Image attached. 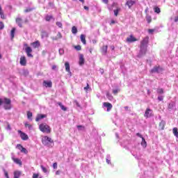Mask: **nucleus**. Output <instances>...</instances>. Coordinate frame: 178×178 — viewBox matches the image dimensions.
<instances>
[{
  "label": "nucleus",
  "mask_w": 178,
  "mask_h": 178,
  "mask_svg": "<svg viewBox=\"0 0 178 178\" xmlns=\"http://www.w3.org/2000/svg\"><path fill=\"white\" fill-rule=\"evenodd\" d=\"M136 3L135 1L133 0H129L127 1L126 5L129 8V9Z\"/></svg>",
  "instance_id": "6ab92c4d"
},
{
  "label": "nucleus",
  "mask_w": 178,
  "mask_h": 178,
  "mask_svg": "<svg viewBox=\"0 0 178 178\" xmlns=\"http://www.w3.org/2000/svg\"><path fill=\"white\" fill-rule=\"evenodd\" d=\"M39 129L42 133H46L47 134H49V133H51V127L46 123L40 124L39 125Z\"/></svg>",
  "instance_id": "f257e3e1"
},
{
  "label": "nucleus",
  "mask_w": 178,
  "mask_h": 178,
  "mask_svg": "<svg viewBox=\"0 0 178 178\" xmlns=\"http://www.w3.org/2000/svg\"><path fill=\"white\" fill-rule=\"evenodd\" d=\"M58 105L60 106V108L62 109V111H64V112H66V111H67V108H66L65 106H63V104H62L61 102H58Z\"/></svg>",
  "instance_id": "bb28decb"
},
{
  "label": "nucleus",
  "mask_w": 178,
  "mask_h": 178,
  "mask_svg": "<svg viewBox=\"0 0 178 178\" xmlns=\"http://www.w3.org/2000/svg\"><path fill=\"white\" fill-rule=\"evenodd\" d=\"M81 41L83 43V45H86L87 44V41L86 40V35L83 34L81 35Z\"/></svg>",
  "instance_id": "b1692460"
},
{
  "label": "nucleus",
  "mask_w": 178,
  "mask_h": 178,
  "mask_svg": "<svg viewBox=\"0 0 178 178\" xmlns=\"http://www.w3.org/2000/svg\"><path fill=\"white\" fill-rule=\"evenodd\" d=\"M158 94H163V88H158L157 89Z\"/></svg>",
  "instance_id": "a19ab883"
},
{
  "label": "nucleus",
  "mask_w": 178,
  "mask_h": 178,
  "mask_svg": "<svg viewBox=\"0 0 178 178\" xmlns=\"http://www.w3.org/2000/svg\"><path fill=\"white\" fill-rule=\"evenodd\" d=\"M56 26H58V27H59L60 29H62V27H63V25L62 24V22H57L56 23Z\"/></svg>",
  "instance_id": "4c0bfd02"
},
{
  "label": "nucleus",
  "mask_w": 178,
  "mask_h": 178,
  "mask_svg": "<svg viewBox=\"0 0 178 178\" xmlns=\"http://www.w3.org/2000/svg\"><path fill=\"white\" fill-rule=\"evenodd\" d=\"M2 104H3V101L0 98V106L2 105Z\"/></svg>",
  "instance_id": "680f3d73"
},
{
  "label": "nucleus",
  "mask_w": 178,
  "mask_h": 178,
  "mask_svg": "<svg viewBox=\"0 0 178 178\" xmlns=\"http://www.w3.org/2000/svg\"><path fill=\"white\" fill-rule=\"evenodd\" d=\"M7 124V130H12V127H10V124L9 122H6Z\"/></svg>",
  "instance_id": "37998d69"
},
{
  "label": "nucleus",
  "mask_w": 178,
  "mask_h": 178,
  "mask_svg": "<svg viewBox=\"0 0 178 178\" xmlns=\"http://www.w3.org/2000/svg\"><path fill=\"white\" fill-rule=\"evenodd\" d=\"M125 111H129V106H124Z\"/></svg>",
  "instance_id": "338daca9"
},
{
  "label": "nucleus",
  "mask_w": 178,
  "mask_h": 178,
  "mask_svg": "<svg viewBox=\"0 0 178 178\" xmlns=\"http://www.w3.org/2000/svg\"><path fill=\"white\" fill-rule=\"evenodd\" d=\"M22 175L20 171H15L14 172V178H19Z\"/></svg>",
  "instance_id": "393cba45"
},
{
  "label": "nucleus",
  "mask_w": 178,
  "mask_h": 178,
  "mask_svg": "<svg viewBox=\"0 0 178 178\" xmlns=\"http://www.w3.org/2000/svg\"><path fill=\"white\" fill-rule=\"evenodd\" d=\"M168 109H173V103H170L168 104Z\"/></svg>",
  "instance_id": "c03bdc74"
},
{
  "label": "nucleus",
  "mask_w": 178,
  "mask_h": 178,
  "mask_svg": "<svg viewBox=\"0 0 178 178\" xmlns=\"http://www.w3.org/2000/svg\"><path fill=\"white\" fill-rule=\"evenodd\" d=\"M32 178H42V177H40V174L33 173Z\"/></svg>",
  "instance_id": "e433bc0d"
},
{
  "label": "nucleus",
  "mask_w": 178,
  "mask_h": 178,
  "mask_svg": "<svg viewBox=\"0 0 178 178\" xmlns=\"http://www.w3.org/2000/svg\"><path fill=\"white\" fill-rule=\"evenodd\" d=\"M0 16H1V19H6L5 15L3 14V13H1V14H0Z\"/></svg>",
  "instance_id": "3c124183"
},
{
  "label": "nucleus",
  "mask_w": 178,
  "mask_h": 178,
  "mask_svg": "<svg viewBox=\"0 0 178 178\" xmlns=\"http://www.w3.org/2000/svg\"><path fill=\"white\" fill-rule=\"evenodd\" d=\"M111 49H115V46H111Z\"/></svg>",
  "instance_id": "774afa93"
},
{
  "label": "nucleus",
  "mask_w": 178,
  "mask_h": 178,
  "mask_svg": "<svg viewBox=\"0 0 178 178\" xmlns=\"http://www.w3.org/2000/svg\"><path fill=\"white\" fill-rule=\"evenodd\" d=\"M103 106L105 108H107V112H110V111L112 109V108L113 107L112 106V104L109 103V102H104L103 103Z\"/></svg>",
  "instance_id": "f8f14e48"
},
{
  "label": "nucleus",
  "mask_w": 178,
  "mask_h": 178,
  "mask_svg": "<svg viewBox=\"0 0 178 178\" xmlns=\"http://www.w3.org/2000/svg\"><path fill=\"white\" fill-rule=\"evenodd\" d=\"M51 19H54V17L52 15H46L45 20L46 22H49L51 20Z\"/></svg>",
  "instance_id": "c756f323"
},
{
  "label": "nucleus",
  "mask_w": 178,
  "mask_h": 178,
  "mask_svg": "<svg viewBox=\"0 0 178 178\" xmlns=\"http://www.w3.org/2000/svg\"><path fill=\"white\" fill-rule=\"evenodd\" d=\"M149 42V37L146 36L142 40V41H140V45L145 46V47H148Z\"/></svg>",
  "instance_id": "39448f33"
},
{
  "label": "nucleus",
  "mask_w": 178,
  "mask_h": 178,
  "mask_svg": "<svg viewBox=\"0 0 178 178\" xmlns=\"http://www.w3.org/2000/svg\"><path fill=\"white\" fill-rule=\"evenodd\" d=\"M16 31V28H13L11 31H10V37L11 40H13L15 38V33Z\"/></svg>",
  "instance_id": "a878e982"
},
{
  "label": "nucleus",
  "mask_w": 178,
  "mask_h": 178,
  "mask_svg": "<svg viewBox=\"0 0 178 178\" xmlns=\"http://www.w3.org/2000/svg\"><path fill=\"white\" fill-rule=\"evenodd\" d=\"M25 127H31V125L30 124L25 123Z\"/></svg>",
  "instance_id": "6e6d98bb"
},
{
  "label": "nucleus",
  "mask_w": 178,
  "mask_h": 178,
  "mask_svg": "<svg viewBox=\"0 0 178 178\" xmlns=\"http://www.w3.org/2000/svg\"><path fill=\"white\" fill-rule=\"evenodd\" d=\"M25 51L28 58L33 57V54H31V52H33V49H31L30 47H26V48H25Z\"/></svg>",
  "instance_id": "423d86ee"
},
{
  "label": "nucleus",
  "mask_w": 178,
  "mask_h": 178,
  "mask_svg": "<svg viewBox=\"0 0 178 178\" xmlns=\"http://www.w3.org/2000/svg\"><path fill=\"white\" fill-rule=\"evenodd\" d=\"M4 175H5V176H6V178H7V177H9V174L8 173V171H6V170H4Z\"/></svg>",
  "instance_id": "de8ad7c7"
},
{
  "label": "nucleus",
  "mask_w": 178,
  "mask_h": 178,
  "mask_svg": "<svg viewBox=\"0 0 178 178\" xmlns=\"http://www.w3.org/2000/svg\"><path fill=\"white\" fill-rule=\"evenodd\" d=\"M56 176H59V175H60V170H57L56 172Z\"/></svg>",
  "instance_id": "864d4df0"
},
{
  "label": "nucleus",
  "mask_w": 178,
  "mask_h": 178,
  "mask_svg": "<svg viewBox=\"0 0 178 178\" xmlns=\"http://www.w3.org/2000/svg\"><path fill=\"white\" fill-rule=\"evenodd\" d=\"M74 48L76 49V51H81V46L80 44L74 46Z\"/></svg>",
  "instance_id": "ea45409f"
},
{
  "label": "nucleus",
  "mask_w": 178,
  "mask_h": 178,
  "mask_svg": "<svg viewBox=\"0 0 178 178\" xmlns=\"http://www.w3.org/2000/svg\"><path fill=\"white\" fill-rule=\"evenodd\" d=\"M144 116L147 119H148V118H151L152 116V110H151L150 108H147L145 112Z\"/></svg>",
  "instance_id": "1a4fd4ad"
},
{
  "label": "nucleus",
  "mask_w": 178,
  "mask_h": 178,
  "mask_svg": "<svg viewBox=\"0 0 178 178\" xmlns=\"http://www.w3.org/2000/svg\"><path fill=\"white\" fill-rule=\"evenodd\" d=\"M56 67H57L56 65H53L51 67V69H52V70H56Z\"/></svg>",
  "instance_id": "13d9d810"
},
{
  "label": "nucleus",
  "mask_w": 178,
  "mask_h": 178,
  "mask_svg": "<svg viewBox=\"0 0 178 178\" xmlns=\"http://www.w3.org/2000/svg\"><path fill=\"white\" fill-rule=\"evenodd\" d=\"M72 34H77V27L72 26Z\"/></svg>",
  "instance_id": "7c9ffc66"
},
{
  "label": "nucleus",
  "mask_w": 178,
  "mask_h": 178,
  "mask_svg": "<svg viewBox=\"0 0 178 178\" xmlns=\"http://www.w3.org/2000/svg\"><path fill=\"white\" fill-rule=\"evenodd\" d=\"M19 63L21 66H26L27 65V59L26 58V56H22L19 60Z\"/></svg>",
  "instance_id": "6e6552de"
},
{
  "label": "nucleus",
  "mask_w": 178,
  "mask_h": 178,
  "mask_svg": "<svg viewBox=\"0 0 178 178\" xmlns=\"http://www.w3.org/2000/svg\"><path fill=\"white\" fill-rule=\"evenodd\" d=\"M154 10L155 13H161V8H159L157 6L154 8Z\"/></svg>",
  "instance_id": "2f4dec72"
},
{
  "label": "nucleus",
  "mask_w": 178,
  "mask_h": 178,
  "mask_svg": "<svg viewBox=\"0 0 178 178\" xmlns=\"http://www.w3.org/2000/svg\"><path fill=\"white\" fill-rule=\"evenodd\" d=\"M137 38H134L133 35H130L129 37L127 38V42H136Z\"/></svg>",
  "instance_id": "dca6fc26"
},
{
  "label": "nucleus",
  "mask_w": 178,
  "mask_h": 178,
  "mask_svg": "<svg viewBox=\"0 0 178 178\" xmlns=\"http://www.w3.org/2000/svg\"><path fill=\"white\" fill-rule=\"evenodd\" d=\"M165 125H166V122L165 121L162 120L159 123V128L161 129V130H163L165 129Z\"/></svg>",
  "instance_id": "5701e85b"
},
{
  "label": "nucleus",
  "mask_w": 178,
  "mask_h": 178,
  "mask_svg": "<svg viewBox=\"0 0 178 178\" xmlns=\"http://www.w3.org/2000/svg\"><path fill=\"white\" fill-rule=\"evenodd\" d=\"M3 29H5V24L3 22H0V30H3Z\"/></svg>",
  "instance_id": "58836bf2"
},
{
  "label": "nucleus",
  "mask_w": 178,
  "mask_h": 178,
  "mask_svg": "<svg viewBox=\"0 0 178 178\" xmlns=\"http://www.w3.org/2000/svg\"><path fill=\"white\" fill-rule=\"evenodd\" d=\"M77 129H84V127H83V125H78Z\"/></svg>",
  "instance_id": "5fc2aeb1"
},
{
  "label": "nucleus",
  "mask_w": 178,
  "mask_h": 178,
  "mask_svg": "<svg viewBox=\"0 0 178 178\" xmlns=\"http://www.w3.org/2000/svg\"><path fill=\"white\" fill-rule=\"evenodd\" d=\"M1 13H3V11H2V6H1V5H0V15Z\"/></svg>",
  "instance_id": "bf43d9fd"
},
{
  "label": "nucleus",
  "mask_w": 178,
  "mask_h": 178,
  "mask_svg": "<svg viewBox=\"0 0 178 178\" xmlns=\"http://www.w3.org/2000/svg\"><path fill=\"white\" fill-rule=\"evenodd\" d=\"M83 8H84V9H85L86 10H88V9H89L88 7L86 6H85Z\"/></svg>",
  "instance_id": "69168bd1"
},
{
  "label": "nucleus",
  "mask_w": 178,
  "mask_h": 178,
  "mask_svg": "<svg viewBox=\"0 0 178 178\" xmlns=\"http://www.w3.org/2000/svg\"><path fill=\"white\" fill-rule=\"evenodd\" d=\"M146 20H147V23H151V22H152V18L151 17L150 15H147Z\"/></svg>",
  "instance_id": "473e14b6"
},
{
  "label": "nucleus",
  "mask_w": 178,
  "mask_h": 178,
  "mask_svg": "<svg viewBox=\"0 0 178 178\" xmlns=\"http://www.w3.org/2000/svg\"><path fill=\"white\" fill-rule=\"evenodd\" d=\"M158 99L159 101H163V96H159Z\"/></svg>",
  "instance_id": "603ef678"
},
{
  "label": "nucleus",
  "mask_w": 178,
  "mask_h": 178,
  "mask_svg": "<svg viewBox=\"0 0 178 178\" xmlns=\"http://www.w3.org/2000/svg\"><path fill=\"white\" fill-rule=\"evenodd\" d=\"M43 86H44V87H46V88H52V81H44Z\"/></svg>",
  "instance_id": "9d476101"
},
{
  "label": "nucleus",
  "mask_w": 178,
  "mask_h": 178,
  "mask_svg": "<svg viewBox=\"0 0 178 178\" xmlns=\"http://www.w3.org/2000/svg\"><path fill=\"white\" fill-rule=\"evenodd\" d=\"M33 10V8H26L24 10L25 13H29V12H31Z\"/></svg>",
  "instance_id": "79ce46f5"
},
{
  "label": "nucleus",
  "mask_w": 178,
  "mask_h": 178,
  "mask_svg": "<svg viewBox=\"0 0 178 178\" xmlns=\"http://www.w3.org/2000/svg\"><path fill=\"white\" fill-rule=\"evenodd\" d=\"M147 48H148V46L140 45V51L142 55H145V54H147Z\"/></svg>",
  "instance_id": "2eb2a0df"
},
{
  "label": "nucleus",
  "mask_w": 178,
  "mask_h": 178,
  "mask_svg": "<svg viewBox=\"0 0 178 178\" xmlns=\"http://www.w3.org/2000/svg\"><path fill=\"white\" fill-rule=\"evenodd\" d=\"M18 133L24 141H26V140H29V135L26 134V133L22 131L21 130H18Z\"/></svg>",
  "instance_id": "20e7f679"
},
{
  "label": "nucleus",
  "mask_w": 178,
  "mask_h": 178,
  "mask_svg": "<svg viewBox=\"0 0 178 178\" xmlns=\"http://www.w3.org/2000/svg\"><path fill=\"white\" fill-rule=\"evenodd\" d=\"M162 70H163L162 67H160L159 66H155L153 67L151 72L152 73H159V72H162Z\"/></svg>",
  "instance_id": "ddd939ff"
},
{
  "label": "nucleus",
  "mask_w": 178,
  "mask_h": 178,
  "mask_svg": "<svg viewBox=\"0 0 178 178\" xmlns=\"http://www.w3.org/2000/svg\"><path fill=\"white\" fill-rule=\"evenodd\" d=\"M60 38H62V33H60V32H58L57 33V35L55 38H53V40H59Z\"/></svg>",
  "instance_id": "cd10ccee"
},
{
  "label": "nucleus",
  "mask_w": 178,
  "mask_h": 178,
  "mask_svg": "<svg viewBox=\"0 0 178 178\" xmlns=\"http://www.w3.org/2000/svg\"><path fill=\"white\" fill-rule=\"evenodd\" d=\"M154 31H155V29H148V33L149 34H152V33H154Z\"/></svg>",
  "instance_id": "09e8293b"
},
{
  "label": "nucleus",
  "mask_w": 178,
  "mask_h": 178,
  "mask_svg": "<svg viewBox=\"0 0 178 178\" xmlns=\"http://www.w3.org/2000/svg\"><path fill=\"white\" fill-rule=\"evenodd\" d=\"M31 45H32V47H33L34 48H40V45L41 44H40V41L37 40L31 43Z\"/></svg>",
  "instance_id": "aec40b11"
},
{
  "label": "nucleus",
  "mask_w": 178,
  "mask_h": 178,
  "mask_svg": "<svg viewBox=\"0 0 178 178\" xmlns=\"http://www.w3.org/2000/svg\"><path fill=\"white\" fill-rule=\"evenodd\" d=\"M15 22L19 26V27H23V19H22L21 17H17L15 19Z\"/></svg>",
  "instance_id": "4468645a"
},
{
  "label": "nucleus",
  "mask_w": 178,
  "mask_h": 178,
  "mask_svg": "<svg viewBox=\"0 0 178 178\" xmlns=\"http://www.w3.org/2000/svg\"><path fill=\"white\" fill-rule=\"evenodd\" d=\"M140 144L143 147H145V148L147 147V141H145V138H142V142Z\"/></svg>",
  "instance_id": "c85d7f7f"
},
{
  "label": "nucleus",
  "mask_w": 178,
  "mask_h": 178,
  "mask_svg": "<svg viewBox=\"0 0 178 178\" xmlns=\"http://www.w3.org/2000/svg\"><path fill=\"white\" fill-rule=\"evenodd\" d=\"M65 71L68 73L69 76H72V72L70 71V64L69 62L65 63Z\"/></svg>",
  "instance_id": "9b49d317"
},
{
  "label": "nucleus",
  "mask_w": 178,
  "mask_h": 178,
  "mask_svg": "<svg viewBox=\"0 0 178 178\" xmlns=\"http://www.w3.org/2000/svg\"><path fill=\"white\" fill-rule=\"evenodd\" d=\"M136 136H137L138 137H140V138H144V137H143V135H141V134H140V133H137V134H136Z\"/></svg>",
  "instance_id": "8fccbe9b"
},
{
  "label": "nucleus",
  "mask_w": 178,
  "mask_h": 178,
  "mask_svg": "<svg viewBox=\"0 0 178 178\" xmlns=\"http://www.w3.org/2000/svg\"><path fill=\"white\" fill-rule=\"evenodd\" d=\"M17 148L21 151L23 154H28L29 151H27V149L23 147L21 144H17Z\"/></svg>",
  "instance_id": "0eeeda50"
},
{
  "label": "nucleus",
  "mask_w": 178,
  "mask_h": 178,
  "mask_svg": "<svg viewBox=\"0 0 178 178\" xmlns=\"http://www.w3.org/2000/svg\"><path fill=\"white\" fill-rule=\"evenodd\" d=\"M115 20H111V24H115Z\"/></svg>",
  "instance_id": "0e129e2a"
},
{
  "label": "nucleus",
  "mask_w": 178,
  "mask_h": 178,
  "mask_svg": "<svg viewBox=\"0 0 178 178\" xmlns=\"http://www.w3.org/2000/svg\"><path fill=\"white\" fill-rule=\"evenodd\" d=\"M27 118L28 119H31V118H33V113L27 111Z\"/></svg>",
  "instance_id": "f704fd0d"
},
{
  "label": "nucleus",
  "mask_w": 178,
  "mask_h": 178,
  "mask_svg": "<svg viewBox=\"0 0 178 178\" xmlns=\"http://www.w3.org/2000/svg\"><path fill=\"white\" fill-rule=\"evenodd\" d=\"M40 168L44 173H47L48 172V170L47 168L44 167V165H40Z\"/></svg>",
  "instance_id": "c9c22d12"
},
{
  "label": "nucleus",
  "mask_w": 178,
  "mask_h": 178,
  "mask_svg": "<svg viewBox=\"0 0 178 178\" xmlns=\"http://www.w3.org/2000/svg\"><path fill=\"white\" fill-rule=\"evenodd\" d=\"M53 168H54V169H57L58 168V163H54Z\"/></svg>",
  "instance_id": "a18cd8bd"
},
{
  "label": "nucleus",
  "mask_w": 178,
  "mask_h": 178,
  "mask_svg": "<svg viewBox=\"0 0 178 178\" xmlns=\"http://www.w3.org/2000/svg\"><path fill=\"white\" fill-rule=\"evenodd\" d=\"M119 12H120V8H117L116 10H114L115 16H118V15H119Z\"/></svg>",
  "instance_id": "72a5a7b5"
},
{
  "label": "nucleus",
  "mask_w": 178,
  "mask_h": 178,
  "mask_svg": "<svg viewBox=\"0 0 178 178\" xmlns=\"http://www.w3.org/2000/svg\"><path fill=\"white\" fill-rule=\"evenodd\" d=\"M102 52L104 54L106 55L108 52V45H104L102 47Z\"/></svg>",
  "instance_id": "4be33fe9"
},
{
  "label": "nucleus",
  "mask_w": 178,
  "mask_h": 178,
  "mask_svg": "<svg viewBox=\"0 0 178 178\" xmlns=\"http://www.w3.org/2000/svg\"><path fill=\"white\" fill-rule=\"evenodd\" d=\"M104 3H108L109 2L108 0H102Z\"/></svg>",
  "instance_id": "052dcab7"
},
{
  "label": "nucleus",
  "mask_w": 178,
  "mask_h": 178,
  "mask_svg": "<svg viewBox=\"0 0 178 178\" xmlns=\"http://www.w3.org/2000/svg\"><path fill=\"white\" fill-rule=\"evenodd\" d=\"M12 101L10 100V99H8V98H4V108L6 110H9L11 109L12 106H10Z\"/></svg>",
  "instance_id": "7ed1b4c3"
},
{
  "label": "nucleus",
  "mask_w": 178,
  "mask_h": 178,
  "mask_svg": "<svg viewBox=\"0 0 178 178\" xmlns=\"http://www.w3.org/2000/svg\"><path fill=\"white\" fill-rule=\"evenodd\" d=\"M84 62H85L84 55L80 54L79 55V62L80 66H83V65H84Z\"/></svg>",
  "instance_id": "f3484780"
},
{
  "label": "nucleus",
  "mask_w": 178,
  "mask_h": 178,
  "mask_svg": "<svg viewBox=\"0 0 178 178\" xmlns=\"http://www.w3.org/2000/svg\"><path fill=\"white\" fill-rule=\"evenodd\" d=\"M13 162H15V163H17V165H19V166H22V165H23V163H22V160H20L19 159L13 158Z\"/></svg>",
  "instance_id": "412c9836"
},
{
  "label": "nucleus",
  "mask_w": 178,
  "mask_h": 178,
  "mask_svg": "<svg viewBox=\"0 0 178 178\" xmlns=\"http://www.w3.org/2000/svg\"><path fill=\"white\" fill-rule=\"evenodd\" d=\"M88 88H90V85H88V83H87L86 87L84 88V90H88Z\"/></svg>",
  "instance_id": "4d7b16f0"
},
{
  "label": "nucleus",
  "mask_w": 178,
  "mask_h": 178,
  "mask_svg": "<svg viewBox=\"0 0 178 178\" xmlns=\"http://www.w3.org/2000/svg\"><path fill=\"white\" fill-rule=\"evenodd\" d=\"M42 143L43 145L49 146L50 144H54V140L48 136H43L42 138Z\"/></svg>",
  "instance_id": "f03ea898"
},
{
  "label": "nucleus",
  "mask_w": 178,
  "mask_h": 178,
  "mask_svg": "<svg viewBox=\"0 0 178 178\" xmlns=\"http://www.w3.org/2000/svg\"><path fill=\"white\" fill-rule=\"evenodd\" d=\"M44 118H47V115L44 114H38L35 118L36 122H40L41 119H44Z\"/></svg>",
  "instance_id": "a211bd4d"
},
{
  "label": "nucleus",
  "mask_w": 178,
  "mask_h": 178,
  "mask_svg": "<svg viewBox=\"0 0 178 178\" xmlns=\"http://www.w3.org/2000/svg\"><path fill=\"white\" fill-rule=\"evenodd\" d=\"M175 22L177 23V22H178V16L177 17H175Z\"/></svg>",
  "instance_id": "e2e57ef3"
},
{
  "label": "nucleus",
  "mask_w": 178,
  "mask_h": 178,
  "mask_svg": "<svg viewBox=\"0 0 178 178\" xmlns=\"http://www.w3.org/2000/svg\"><path fill=\"white\" fill-rule=\"evenodd\" d=\"M118 92H119V90H118V89H115L113 90V94H115V95H116V94H118Z\"/></svg>",
  "instance_id": "49530a36"
}]
</instances>
